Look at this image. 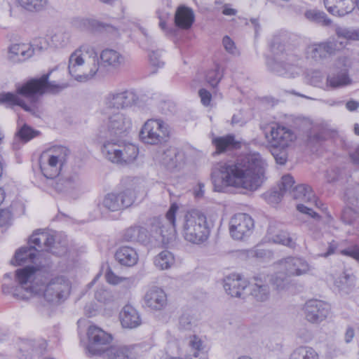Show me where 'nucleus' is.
<instances>
[{
	"label": "nucleus",
	"mask_w": 359,
	"mask_h": 359,
	"mask_svg": "<svg viewBox=\"0 0 359 359\" xmlns=\"http://www.w3.org/2000/svg\"><path fill=\"white\" fill-rule=\"evenodd\" d=\"M108 359H130V353L128 348L111 347L107 351Z\"/></svg>",
	"instance_id": "09e8293b"
},
{
	"label": "nucleus",
	"mask_w": 359,
	"mask_h": 359,
	"mask_svg": "<svg viewBox=\"0 0 359 359\" xmlns=\"http://www.w3.org/2000/svg\"><path fill=\"white\" fill-rule=\"evenodd\" d=\"M119 156V165H128L133 163L137 158L139 153L138 148L133 144L121 142Z\"/></svg>",
	"instance_id": "e433bc0d"
},
{
	"label": "nucleus",
	"mask_w": 359,
	"mask_h": 359,
	"mask_svg": "<svg viewBox=\"0 0 359 359\" xmlns=\"http://www.w3.org/2000/svg\"><path fill=\"white\" fill-rule=\"evenodd\" d=\"M255 283L251 285V295L257 302H266L270 296L269 285L264 283L261 279L255 278Z\"/></svg>",
	"instance_id": "58836bf2"
},
{
	"label": "nucleus",
	"mask_w": 359,
	"mask_h": 359,
	"mask_svg": "<svg viewBox=\"0 0 359 359\" xmlns=\"http://www.w3.org/2000/svg\"><path fill=\"white\" fill-rule=\"evenodd\" d=\"M69 155V150L65 147L55 146L49 149L42 156V158L47 157L46 161L40 163L43 175L48 179L57 177Z\"/></svg>",
	"instance_id": "9d476101"
},
{
	"label": "nucleus",
	"mask_w": 359,
	"mask_h": 359,
	"mask_svg": "<svg viewBox=\"0 0 359 359\" xmlns=\"http://www.w3.org/2000/svg\"><path fill=\"white\" fill-rule=\"evenodd\" d=\"M81 184L79 173L74 172L65 177H57L51 182V186L58 193L68 192L77 188Z\"/></svg>",
	"instance_id": "5701e85b"
},
{
	"label": "nucleus",
	"mask_w": 359,
	"mask_h": 359,
	"mask_svg": "<svg viewBox=\"0 0 359 359\" xmlns=\"http://www.w3.org/2000/svg\"><path fill=\"white\" fill-rule=\"evenodd\" d=\"M248 285V280L240 274L232 273L224 279V288L233 297L241 298Z\"/></svg>",
	"instance_id": "412c9836"
},
{
	"label": "nucleus",
	"mask_w": 359,
	"mask_h": 359,
	"mask_svg": "<svg viewBox=\"0 0 359 359\" xmlns=\"http://www.w3.org/2000/svg\"><path fill=\"white\" fill-rule=\"evenodd\" d=\"M266 163L259 154H250L236 161L221 162L212 169L214 191L225 192L229 187L254 191L263 184Z\"/></svg>",
	"instance_id": "f257e3e1"
},
{
	"label": "nucleus",
	"mask_w": 359,
	"mask_h": 359,
	"mask_svg": "<svg viewBox=\"0 0 359 359\" xmlns=\"http://www.w3.org/2000/svg\"><path fill=\"white\" fill-rule=\"evenodd\" d=\"M119 319L123 328L134 329L142 324L138 311L131 305H126L119 313Z\"/></svg>",
	"instance_id": "b1692460"
},
{
	"label": "nucleus",
	"mask_w": 359,
	"mask_h": 359,
	"mask_svg": "<svg viewBox=\"0 0 359 359\" xmlns=\"http://www.w3.org/2000/svg\"><path fill=\"white\" fill-rule=\"evenodd\" d=\"M194 15L193 11L184 6H180L175 15V22L177 27L188 29L193 24Z\"/></svg>",
	"instance_id": "c9c22d12"
},
{
	"label": "nucleus",
	"mask_w": 359,
	"mask_h": 359,
	"mask_svg": "<svg viewBox=\"0 0 359 359\" xmlns=\"http://www.w3.org/2000/svg\"><path fill=\"white\" fill-rule=\"evenodd\" d=\"M266 138L272 149L286 150L296 141L297 135L292 129L276 124L271 127L270 133L266 135Z\"/></svg>",
	"instance_id": "ddd939ff"
},
{
	"label": "nucleus",
	"mask_w": 359,
	"mask_h": 359,
	"mask_svg": "<svg viewBox=\"0 0 359 359\" xmlns=\"http://www.w3.org/2000/svg\"><path fill=\"white\" fill-rule=\"evenodd\" d=\"M290 359H319V356L313 348L300 346L293 351Z\"/></svg>",
	"instance_id": "c03bdc74"
},
{
	"label": "nucleus",
	"mask_w": 359,
	"mask_h": 359,
	"mask_svg": "<svg viewBox=\"0 0 359 359\" xmlns=\"http://www.w3.org/2000/svg\"><path fill=\"white\" fill-rule=\"evenodd\" d=\"M149 57L150 63L153 67L161 68L164 66L165 62L162 58L161 50H152L149 53Z\"/></svg>",
	"instance_id": "6e6d98bb"
},
{
	"label": "nucleus",
	"mask_w": 359,
	"mask_h": 359,
	"mask_svg": "<svg viewBox=\"0 0 359 359\" xmlns=\"http://www.w3.org/2000/svg\"><path fill=\"white\" fill-rule=\"evenodd\" d=\"M95 298L103 304H107L113 300L111 293L104 288L97 290L95 293Z\"/></svg>",
	"instance_id": "13d9d810"
},
{
	"label": "nucleus",
	"mask_w": 359,
	"mask_h": 359,
	"mask_svg": "<svg viewBox=\"0 0 359 359\" xmlns=\"http://www.w3.org/2000/svg\"><path fill=\"white\" fill-rule=\"evenodd\" d=\"M178 210V205L175 203H172L165 214V218L168 224L165 225L158 222V233L162 237V243L164 244L168 243L172 238L176 226V213Z\"/></svg>",
	"instance_id": "aec40b11"
},
{
	"label": "nucleus",
	"mask_w": 359,
	"mask_h": 359,
	"mask_svg": "<svg viewBox=\"0 0 359 359\" xmlns=\"http://www.w3.org/2000/svg\"><path fill=\"white\" fill-rule=\"evenodd\" d=\"M222 44L226 51H227L231 55H236L238 53L236 45L229 36H225L223 38Z\"/></svg>",
	"instance_id": "052dcab7"
},
{
	"label": "nucleus",
	"mask_w": 359,
	"mask_h": 359,
	"mask_svg": "<svg viewBox=\"0 0 359 359\" xmlns=\"http://www.w3.org/2000/svg\"><path fill=\"white\" fill-rule=\"evenodd\" d=\"M88 345V349L93 354H99L102 346L109 344L112 339L111 335L96 325H90L87 332Z\"/></svg>",
	"instance_id": "a211bd4d"
},
{
	"label": "nucleus",
	"mask_w": 359,
	"mask_h": 359,
	"mask_svg": "<svg viewBox=\"0 0 359 359\" xmlns=\"http://www.w3.org/2000/svg\"><path fill=\"white\" fill-rule=\"evenodd\" d=\"M351 62L348 57L346 56L339 57L336 62L335 66L337 69L341 72H346L348 73V68L351 67Z\"/></svg>",
	"instance_id": "680f3d73"
},
{
	"label": "nucleus",
	"mask_w": 359,
	"mask_h": 359,
	"mask_svg": "<svg viewBox=\"0 0 359 359\" xmlns=\"http://www.w3.org/2000/svg\"><path fill=\"white\" fill-rule=\"evenodd\" d=\"M99 59L102 72L107 67L118 68L124 63V57L118 51L111 48L102 50Z\"/></svg>",
	"instance_id": "a878e982"
},
{
	"label": "nucleus",
	"mask_w": 359,
	"mask_h": 359,
	"mask_svg": "<svg viewBox=\"0 0 359 359\" xmlns=\"http://www.w3.org/2000/svg\"><path fill=\"white\" fill-rule=\"evenodd\" d=\"M306 79L310 83L315 86H319L323 81V75L321 72L318 70H311L306 74Z\"/></svg>",
	"instance_id": "4d7b16f0"
},
{
	"label": "nucleus",
	"mask_w": 359,
	"mask_h": 359,
	"mask_svg": "<svg viewBox=\"0 0 359 359\" xmlns=\"http://www.w3.org/2000/svg\"><path fill=\"white\" fill-rule=\"evenodd\" d=\"M267 238L271 242L281 244L291 248H294L296 245L294 241L287 232L281 230H277L273 226H270L268 229Z\"/></svg>",
	"instance_id": "f704fd0d"
},
{
	"label": "nucleus",
	"mask_w": 359,
	"mask_h": 359,
	"mask_svg": "<svg viewBox=\"0 0 359 359\" xmlns=\"http://www.w3.org/2000/svg\"><path fill=\"white\" fill-rule=\"evenodd\" d=\"M335 33L339 38H344L348 40L359 41V28L349 29L341 27H336Z\"/></svg>",
	"instance_id": "8fccbe9b"
},
{
	"label": "nucleus",
	"mask_w": 359,
	"mask_h": 359,
	"mask_svg": "<svg viewBox=\"0 0 359 359\" xmlns=\"http://www.w3.org/2000/svg\"><path fill=\"white\" fill-rule=\"evenodd\" d=\"M294 180L290 175L283 176L281 183L279 187V191H273L269 196V201L272 203H278L280 201L281 198L286 194L290 196L294 186Z\"/></svg>",
	"instance_id": "2f4dec72"
},
{
	"label": "nucleus",
	"mask_w": 359,
	"mask_h": 359,
	"mask_svg": "<svg viewBox=\"0 0 359 359\" xmlns=\"http://www.w3.org/2000/svg\"><path fill=\"white\" fill-rule=\"evenodd\" d=\"M175 262L173 254L168 250H163L158 253L154 259V266L160 270L170 269Z\"/></svg>",
	"instance_id": "a19ab883"
},
{
	"label": "nucleus",
	"mask_w": 359,
	"mask_h": 359,
	"mask_svg": "<svg viewBox=\"0 0 359 359\" xmlns=\"http://www.w3.org/2000/svg\"><path fill=\"white\" fill-rule=\"evenodd\" d=\"M355 282L356 277L353 273L344 271L334 278V285L340 292L348 294L353 290Z\"/></svg>",
	"instance_id": "7c9ffc66"
},
{
	"label": "nucleus",
	"mask_w": 359,
	"mask_h": 359,
	"mask_svg": "<svg viewBox=\"0 0 359 359\" xmlns=\"http://www.w3.org/2000/svg\"><path fill=\"white\" fill-rule=\"evenodd\" d=\"M352 83V80L346 72H339L337 74H330L327 76L326 86L335 89L344 88Z\"/></svg>",
	"instance_id": "4c0bfd02"
},
{
	"label": "nucleus",
	"mask_w": 359,
	"mask_h": 359,
	"mask_svg": "<svg viewBox=\"0 0 359 359\" xmlns=\"http://www.w3.org/2000/svg\"><path fill=\"white\" fill-rule=\"evenodd\" d=\"M276 273L271 278L272 284L278 290L286 289L289 284V277L301 276L308 273L311 266L309 262L300 257L289 256L275 263Z\"/></svg>",
	"instance_id": "423d86ee"
},
{
	"label": "nucleus",
	"mask_w": 359,
	"mask_h": 359,
	"mask_svg": "<svg viewBox=\"0 0 359 359\" xmlns=\"http://www.w3.org/2000/svg\"><path fill=\"white\" fill-rule=\"evenodd\" d=\"M97 53L93 46L83 43L69 56L68 69L69 74L79 82L93 79L102 73Z\"/></svg>",
	"instance_id": "20e7f679"
},
{
	"label": "nucleus",
	"mask_w": 359,
	"mask_h": 359,
	"mask_svg": "<svg viewBox=\"0 0 359 359\" xmlns=\"http://www.w3.org/2000/svg\"><path fill=\"white\" fill-rule=\"evenodd\" d=\"M36 247L25 246L20 248L15 252L11 263L16 266L34 263L36 259V252H39V250L36 249Z\"/></svg>",
	"instance_id": "c756f323"
},
{
	"label": "nucleus",
	"mask_w": 359,
	"mask_h": 359,
	"mask_svg": "<svg viewBox=\"0 0 359 359\" xmlns=\"http://www.w3.org/2000/svg\"><path fill=\"white\" fill-rule=\"evenodd\" d=\"M48 74H44L39 79H31L18 86L16 93H0V104L7 107L20 106L25 111L35 114L37 111L36 97L44 93H55L65 88L66 86H59L55 82H48Z\"/></svg>",
	"instance_id": "f03ea898"
},
{
	"label": "nucleus",
	"mask_w": 359,
	"mask_h": 359,
	"mask_svg": "<svg viewBox=\"0 0 359 359\" xmlns=\"http://www.w3.org/2000/svg\"><path fill=\"white\" fill-rule=\"evenodd\" d=\"M357 217V214L353 209L348 208L345 209L341 215V218L345 223L351 224Z\"/></svg>",
	"instance_id": "774afa93"
},
{
	"label": "nucleus",
	"mask_w": 359,
	"mask_h": 359,
	"mask_svg": "<svg viewBox=\"0 0 359 359\" xmlns=\"http://www.w3.org/2000/svg\"><path fill=\"white\" fill-rule=\"evenodd\" d=\"M69 39L70 35L68 32L60 31L51 36L50 41L55 48H62L69 43Z\"/></svg>",
	"instance_id": "603ef678"
},
{
	"label": "nucleus",
	"mask_w": 359,
	"mask_h": 359,
	"mask_svg": "<svg viewBox=\"0 0 359 359\" xmlns=\"http://www.w3.org/2000/svg\"><path fill=\"white\" fill-rule=\"evenodd\" d=\"M123 239L126 242L146 244L149 242V235L147 229L144 226L134 225L124 231Z\"/></svg>",
	"instance_id": "cd10ccee"
},
{
	"label": "nucleus",
	"mask_w": 359,
	"mask_h": 359,
	"mask_svg": "<svg viewBox=\"0 0 359 359\" xmlns=\"http://www.w3.org/2000/svg\"><path fill=\"white\" fill-rule=\"evenodd\" d=\"M81 27L83 29L94 32L98 30L101 27V25L98 21L95 20L83 19L81 21Z\"/></svg>",
	"instance_id": "bf43d9fd"
},
{
	"label": "nucleus",
	"mask_w": 359,
	"mask_h": 359,
	"mask_svg": "<svg viewBox=\"0 0 359 359\" xmlns=\"http://www.w3.org/2000/svg\"><path fill=\"white\" fill-rule=\"evenodd\" d=\"M324 4L327 11L336 16H344L355 6L353 0H324Z\"/></svg>",
	"instance_id": "393cba45"
},
{
	"label": "nucleus",
	"mask_w": 359,
	"mask_h": 359,
	"mask_svg": "<svg viewBox=\"0 0 359 359\" xmlns=\"http://www.w3.org/2000/svg\"><path fill=\"white\" fill-rule=\"evenodd\" d=\"M139 96L134 89H118L109 92L104 99L107 109H126L137 104Z\"/></svg>",
	"instance_id": "f8f14e48"
},
{
	"label": "nucleus",
	"mask_w": 359,
	"mask_h": 359,
	"mask_svg": "<svg viewBox=\"0 0 359 359\" xmlns=\"http://www.w3.org/2000/svg\"><path fill=\"white\" fill-rule=\"evenodd\" d=\"M144 303L152 310L160 311L167 304V296L165 292L156 287L149 290L144 295Z\"/></svg>",
	"instance_id": "4be33fe9"
},
{
	"label": "nucleus",
	"mask_w": 359,
	"mask_h": 359,
	"mask_svg": "<svg viewBox=\"0 0 359 359\" xmlns=\"http://www.w3.org/2000/svg\"><path fill=\"white\" fill-rule=\"evenodd\" d=\"M271 152L277 163L280 165L285 164L287 159V154L285 150H278L272 149Z\"/></svg>",
	"instance_id": "0e129e2a"
},
{
	"label": "nucleus",
	"mask_w": 359,
	"mask_h": 359,
	"mask_svg": "<svg viewBox=\"0 0 359 359\" xmlns=\"http://www.w3.org/2000/svg\"><path fill=\"white\" fill-rule=\"evenodd\" d=\"M343 47L342 43H338L334 39H329L326 41L309 46L306 49L308 57L316 62L327 59Z\"/></svg>",
	"instance_id": "dca6fc26"
},
{
	"label": "nucleus",
	"mask_w": 359,
	"mask_h": 359,
	"mask_svg": "<svg viewBox=\"0 0 359 359\" xmlns=\"http://www.w3.org/2000/svg\"><path fill=\"white\" fill-rule=\"evenodd\" d=\"M39 134V132L38 130L32 129L31 127L26 124L24 125L18 133L19 137L25 142L29 141L32 138L37 136Z\"/></svg>",
	"instance_id": "5fc2aeb1"
},
{
	"label": "nucleus",
	"mask_w": 359,
	"mask_h": 359,
	"mask_svg": "<svg viewBox=\"0 0 359 359\" xmlns=\"http://www.w3.org/2000/svg\"><path fill=\"white\" fill-rule=\"evenodd\" d=\"M250 255L253 257L262 259L267 257L271 256V252L260 248L259 246H256L254 249L250 250Z\"/></svg>",
	"instance_id": "69168bd1"
},
{
	"label": "nucleus",
	"mask_w": 359,
	"mask_h": 359,
	"mask_svg": "<svg viewBox=\"0 0 359 359\" xmlns=\"http://www.w3.org/2000/svg\"><path fill=\"white\" fill-rule=\"evenodd\" d=\"M121 142L107 141L102 149L103 155L112 163H118Z\"/></svg>",
	"instance_id": "ea45409f"
},
{
	"label": "nucleus",
	"mask_w": 359,
	"mask_h": 359,
	"mask_svg": "<svg viewBox=\"0 0 359 359\" xmlns=\"http://www.w3.org/2000/svg\"><path fill=\"white\" fill-rule=\"evenodd\" d=\"M187 346L190 350H208L206 342L198 335L191 334L187 339Z\"/></svg>",
	"instance_id": "3c124183"
},
{
	"label": "nucleus",
	"mask_w": 359,
	"mask_h": 359,
	"mask_svg": "<svg viewBox=\"0 0 359 359\" xmlns=\"http://www.w3.org/2000/svg\"><path fill=\"white\" fill-rule=\"evenodd\" d=\"M196 326L192 316L188 313H183L179 319L178 328L181 331H190Z\"/></svg>",
	"instance_id": "864d4df0"
},
{
	"label": "nucleus",
	"mask_w": 359,
	"mask_h": 359,
	"mask_svg": "<svg viewBox=\"0 0 359 359\" xmlns=\"http://www.w3.org/2000/svg\"><path fill=\"white\" fill-rule=\"evenodd\" d=\"M168 124L161 119H149L140 132L141 141L147 144L156 145L165 142L170 136Z\"/></svg>",
	"instance_id": "9b49d317"
},
{
	"label": "nucleus",
	"mask_w": 359,
	"mask_h": 359,
	"mask_svg": "<svg viewBox=\"0 0 359 359\" xmlns=\"http://www.w3.org/2000/svg\"><path fill=\"white\" fill-rule=\"evenodd\" d=\"M217 153L224 152L226 150L233 149L237 144L235 137L232 135L223 137H215L212 140Z\"/></svg>",
	"instance_id": "79ce46f5"
},
{
	"label": "nucleus",
	"mask_w": 359,
	"mask_h": 359,
	"mask_svg": "<svg viewBox=\"0 0 359 359\" xmlns=\"http://www.w3.org/2000/svg\"><path fill=\"white\" fill-rule=\"evenodd\" d=\"M107 127L111 135L121 136L131 129L132 121L127 114L117 112L109 117Z\"/></svg>",
	"instance_id": "6ab92c4d"
},
{
	"label": "nucleus",
	"mask_w": 359,
	"mask_h": 359,
	"mask_svg": "<svg viewBox=\"0 0 359 359\" xmlns=\"http://www.w3.org/2000/svg\"><path fill=\"white\" fill-rule=\"evenodd\" d=\"M340 254L345 256L351 257L359 262L358 245H354L351 248H348V249L342 250L340 251Z\"/></svg>",
	"instance_id": "338daca9"
},
{
	"label": "nucleus",
	"mask_w": 359,
	"mask_h": 359,
	"mask_svg": "<svg viewBox=\"0 0 359 359\" xmlns=\"http://www.w3.org/2000/svg\"><path fill=\"white\" fill-rule=\"evenodd\" d=\"M115 258L122 266L131 267L137 264L139 256L135 248L129 246H122L116 250Z\"/></svg>",
	"instance_id": "c85d7f7f"
},
{
	"label": "nucleus",
	"mask_w": 359,
	"mask_h": 359,
	"mask_svg": "<svg viewBox=\"0 0 359 359\" xmlns=\"http://www.w3.org/2000/svg\"><path fill=\"white\" fill-rule=\"evenodd\" d=\"M223 76L219 65H215L213 69L208 70L205 74V81L212 87L217 86Z\"/></svg>",
	"instance_id": "de8ad7c7"
},
{
	"label": "nucleus",
	"mask_w": 359,
	"mask_h": 359,
	"mask_svg": "<svg viewBox=\"0 0 359 359\" xmlns=\"http://www.w3.org/2000/svg\"><path fill=\"white\" fill-rule=\"evenodd\" d=\"M18 4L29 12H39L48 4V0H16Z\"/></svg>",
	"instance_id": "a18cd8bd"
},
{
	"label": "nucleus",
	"mask_w": 359,
	"mask_h": 359,
	"mask_svg": "<svg viewBox=\"0 0 359 359\" xmlns=\"http://www.w3.org/2000/svg\"><path fill=\"white\" fill-rule=\"evenodd\" d=\"M190 351L191 353L186 355L184 359H208V350Z\"/></svg>",
	"instance_id": "e2e57ef3"
},
{
	"label": "nucleus",
	"mask_w": 359,
	"mask_h": 359,
	"mask_svg": "<svg viewBox=\"0 0 359 359\" xmlns=\"http://www.w3.org/2000/svg\"><path fill=\"white\" fill-rule=\"evenodd\" d=\"M271 50L273 57L266 62L269 71L288 79H294L304 73V60L298 50L292 48L289 45L281 44L278 38H274Z\"/></svg>",
	"instance_id": "7ed1b4c3"
},
{
	"label": "nucleus",
	"mask_w": 359,
	"mask_h": 359,
	"mask_svg": "<svg viewBox=\"0 0 359 359\" xmlns=\"http://www.w3.org/2000/svg\"><path fill=\"white\" fill-rule=\"evenodd\" d=\"M32 285L37 292L33 294H43L44 299L53 304H58L64 302L70 293L71 283L64 276H57L50 280L44 286L39 285L38 280L32 282Z\"/></svg>",
	"instance_id": "6e6552de"
},
{
	"label": "nucleus",
	"mask_w": 359,
	"mask_h": 359,
	"mask_svg": "<svg viewBox=\"0 0 359 359\" xmlns=\"http://www.w3.org/2000/svg\"><path fill=\"white\" fill-rule=\"evenodd\" d=\"M137 181L136 178H126L123 183L130 187L119 193L106 194L98 204L100 210L104 209L109 212H117L130 207L136 198V187H132L136 184Z\"/></svg>",
	"instance_id": "0eeeda50"
},
{
	"label": "nucleus",
	"mask_w": 359,
	"mask_h": 359,
	"mask_svg": "<svg viewBox=\"0 0 359 359\" xmlns=\"http://www.w3.org/2000/svg\"><path fill=\"white\" fill-rule=\"evenodd\" d=\"M305 319L312 324H320L325 320L331 311L330 305L323 301L310 299L303 307Z\"/></svg>",
	"instance_id": "2eb2a0df"
},
{
	"label": "nucleus",
	"mask_w": 359,
	"mask_h": 359,
	"mask_svg": "<svg viewBox=\"0 0 359 359\" xmlns=\"http://www.w3.org/2000/svg\"><path fill=\"white\" fill-rule=\"evenodd\" d=\"M34 49L29 44H13L9 49L10 59L13 62H23L32 56Z\"/></svg>",
	"instance_id": "72a5a7b5"
},
{
	"label": "nucleus",
	"mask_w": 359,
	"mask_h": 359,
	"mask_svg": "<svg viewBox=\"0 0 359 359\" xmlns=\"http://www.w3.org/2000/svg\"><path fill=\"white\" fill-rule=\"evenodd\" d=\"M290 196L294 199L300 200L305 203H314L318 205V201L311 187L307 184H299L295 186Z\"/></svg>",
	"instance_id": "473e14b6"
},
{
	"label": "nucleus",
	"mask_w": 359,
	"mask_h": 359,
	"mask_svg": "<svg viewBox=\"0 0 359 359\" xmlns=\"http://www.w3.org/2000/svg\"><path fill=\"white\" fill-rule=\"evenodd\" d=\"M29 243L34 244L39 251L46 250L57 255H61L66 251V247L57 250V243L55 242V236L53 232L36 231L30 237Z\"/></svg>",
	"instance_id": "f3484780"
},
{
	"label": "nucleus",
	"mask_w": 359,
	"mask_h": 359,
	"mask_svg": "<svg viewBox=\"0 0 359 359\" xmlns=\"http://www.w3.org/2000/svg\"><path fill=\"white\" fill-rule=\"evenodd\" d=\"M255 227L254 220L246 213L234 215L229 222V233L232 238L243 241L250 237Z\"/></svg>",
	"instance_id": "4468645a"
},
{
	"label": "nucleus",
	"mask_w": 359,
	"mask_h": 359,
	"mask_svg": "<svg viewBox=\"0 0 359 359\" xmlns=\"http://www.w3.org/2000/svg\"><path fill=\"white\" fill-rule=\"evenodd\" d=\"M182 155L177 148H168L156 156V161L169 170L176 168Z\"/></svg>",
	"instance_id": "bb28decb"
},
{
	"label": "nucleus",
	"mask_w": 359,
	"mask_h": 359,
	"mask_svg": "<svg viewBox=\"0 0 359 359\" xmlns=\"http://www.w3.org/2000/svg\"><path fill=\"white\" fill-rule=\"evenodd\" d=\"M304 16L310 21L320 23L323 25H330L332 21L329 19L324 12L316 10H309L304 13Z\"/></svg>",
	"instance_id": "49530a36"
},
{
	"label": "nucleus",
	"mask_w": 359,
	"mask_h": 359,
	"mask_svg": "<svg viewBox=\"0 0 359 359\" xmlns=\"http://www.w3.org/2000/svg\"><path fill=\"white\" fill-rule=\"evenodd\" d=\"M36 269L34 266H27L18 269L15 276L19 286L13 287L4 284L2 286L3 293L25 299H28L33 292H37L32 285V280L36 279L35 275Z\"/></svg>",
	"instance_id": "1a4fd4ad"
},
{
	"label": "nucleus",
	"mask_w": 359,
	"mask_h": 359,
	"mask_svg": "<svg viewBox=\"0 0 359 359\" xmlns=\"http://www.w3.org/2000/svg\"><path fill=\"white\" fill-rule=\"evenodd\" d=\"M336 134V131L331 130L327 126L319 128L316 131L313 130L309 137V141L311 143H318L333 137Z\"/></svg>",
	"instance_id": "37998d69"
},
{
	"label": "nucleus",
	"mask_w": 359,
	"mask_h": 359,
	"mask_svg": "<svg viewBox=\"0 0 359 359\" xmlns=\"http://www.w3.org/2000/svg\"><path fill=\"white\" fill-rule=\"evenodd\" d=\"M180 223L182 236L187 242L201 245L208 241L211 230L207 216L201 210L193 209L187 211Z\"/></svg>",
	"instance_id": "39448f33"
}]
</instances>
